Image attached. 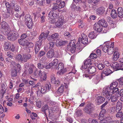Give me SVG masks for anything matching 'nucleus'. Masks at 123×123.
<instances>
[{
    "label": "nucleus",
    "instance_id": "0eeeda50",
    "mask_svg": "<svg viewBox=\"0 0 123 123\" xmlns=\"http://www.w3.org/2000/svg\"><path fill=\"white\" fill-rule=\"evenodd\" d=\"M117 82L115 81L112 82L110 85V88L112 90L113 92H116V93H119V91L118 88L117 87Z\"/></svg>",
    "mask_w": 123,
    "mask_h": 123
},
{
    "label": "nucleus",
    "instance_id": "2f4dec72",
    "mask_svg": "<svg viewBox=\"0 0 123 123\" xmlns=\"http://www.w3.org/2000/svg\"><path fill=\"white\" fill-rule=\"evenodd\" d=\"M65 44V41L61 40H57L56 42V45L57 47L64 45Z\"/></svg>",
    "mask_w": 123,
    "mask_h": 123
},
{
    "label": "nucleus",
    "instance_id": "09e8293b",
    "mask_svg": "<svg viewBox=\"0 0 123 123\" xmlns=\"http://www.w3.org/2000/svg\"><path fill=\"white\" fill-rule=\"evenodd\" d=\"M122 104L120 102H118L117 104V108L119 109L118 111H120L122 108Z\"/></svg>",
    "mask_w": 123,
    "mask_h": 123
},
{
    "label": "nucleus",
    "instance_id": "9b49d317",
    "mask_svg": "<svg viewBox=\"0 0 123 123\" xmlns=\"http://www.w3.org/2000/svg\"><path fill=\"white\" fill-rule=\"evenodd\" d=\"M18 41L19 44L21 45L24 46L25 48H26L30 43H29L26 40H23L19 39Z\"/></svg>",
    "mask_w": 123,
    "mask_h": 123
},
{
    "label": "nucleus",
    "instance_id": "f257e3e1",
    "mask_svg": "<svg viewBox=\"0 0 123 123\" xmlns=\"http://www.w3.org/2000/svg\"><path fill=\"white\" fill-rule=\"evenodd\" d=\"M34 75L36 77H40L42 81H45L46 79V73L40 69H36L34 71Z\"/></svg>",
    "mask_w": 123,
    "mask_h": 123
},
{
    "label": "nucleus",
    "instance_id": "a211bd4d",
    "mask_svg": "<svg viewBox=\"0 0 123 123\" xmlns=\"http://www.w3.org/2000/svg\"><path fill=\"white\" fill-rule=\"evenodd\" d=\"M41 43L40 41H37L35 44V52L36 54H37L40 49L41 47Z\"/></svg>",
    "mask_w": 123,
    "mask_h": 123
},
{
    "label": "nucleus",
    "instance_id": "de8ad7c7",
    "mask_svg": "<svg viewBox=\"0 0 123 123\" xmlns=\"http://www.w3.org/2000/svg\"><path fill=\"white\" fill-rule=\"evenodd\" d=\"M76 114L77 117H80L82 114V111L80 110H77L76 112Z\"/></svg>",
    "mask_w": 123,
    "mask_h": 123
},
{
    "label": "nucleus",
    "instance_id": "0e129e2a",
    "mask_svg": "<svg viewBox=\"0 0 123 123\" xmlns=\"http://www.w3.org/2000/svg\"><path fill=\"white\" fill-rule=\"evenodd\" d=\"M45 65H44L43 63H39L38 64V67L39 69H42L45 67Z\"/></svg>",
    "mask_w": 123,
    "mask_h": 123
},
{
    "label": "nucleus",
    "instance_id": "58836bf2",
    "mask_svg": "<svg viewBox=\"0 0 123 123\" xmlns=\"http://www.w3.org/2000/svg\"><path fill=\"white\" fill-rule=\"evenodd\" d=\"M111 15L113 18H116L117 15L116 11L115 10L113 9L111 12Z\"/></svg>",
    "mask_w": 123,
    "mask_h": 123
},
{
    "label": "nucleus",
    "instance_id": "b1692460",
    "mask_svg": "<svg viewBox=\"0 0 123 123\" xmlns=\"http://www.w3.org/2000/svg\"><path fill=\"white\" fill-rule=\"evenodd\" d=\"M75 73V72L74 73L72 71L71 72H69L68 74H67L64 77L65 78V80L66 79V80H67V81H69V80H70L72 78V75Z\"/></svg>",
    "mask_w": 123,
    "mask_h": 123
},
{
    "label": "nucleus",
    "instance_id": "c9c22d12",
    "mask_svg": "<svg viewBox=\"0 0 123 123\" xmlns=\"http://www.w3.org/2000/svg\"><path fill=\"white\" fill-rule=\"evenodd\" d=\"M120 54L119 52L117 51L115 52L113 54L112 57L113 60L114 61H116L119 58Z\"/></svg>",
    "mask_w": 123,
    "mask_h": 123
},
{
    "label": "nucleus",
    "instance_id": "393cba45",
    "mask_svg": "<svg viewBox=\"0 0 123 123\" xmlns=\"http://www.w3.org/2000/svg\"><path fill=\"white\" fill-rule=\"evenodd\" d=\"M100 77L101 76L99 75L95 76L92 79L93 82L96 84L98 83L100 81Z\"/></svg>",
    "mask_w": 123,
    "mask_h": 123
},
{
    "label": "nucleus",
    "instance_id": "79ce46f5",
    "mask_svg": "<svg viewBox=\"0 0 123 123\" xmlns=\"http://www.w3.org/2000/svg\"><path fill=\"white\" fill-rule=\"evenodd\" d=\"M113 69L115 71H117L119 70V64L117 63H114L113 65Z\"/></svg>",
    "mask_w": 123,
    "mask_h": 123
},
{
    "label": "nucleus",
    "instance_id": "e433bc0d",
    "mask_svg": "<svg viewBox=\"0 0 123 123\" xmlns=\"http://www.w3.org/2000/svg\"><path fill=\"white\" fill-rule=\"evenodd\" d=\"M105 111H106L105 109H103L102 110L98 117V120H101L102 119L104 116L103 114L105 113Z\"/></svg>",
    "mask_w": 123,
    "mask_h": 123
},
{
    "label": "nucleus",
    "instance_id": "20e7f679",
    "mask_svg": "<svg viewBox=\"0 0 123 123\" xmlns=\"http://www.w3.org/2000/svg\"><path fill=\"white\" fill-rule=\"evenodd\" d=\"M25 22L26 25L29 28H31L32 25V18L29 14H26L25 18Z\"/></svg>",
    "mask_w": 123,
    "mask_h": 123
},
{
    "label": "nucleus",
    "instance_id": "473e14b6",
    "mask_svg": "<svg viewBox=\"0 0 123 123\" xmlns=\"http://www.w3.org/2000/svg\"><path fill=\"white\" fill-rule=\"evenodd\" d=\"M118 15V17L121 18L123 17V9L122 7H119L117 9Z\"/></svg>",
    "mask_w": 123,
    "mask_h": 123
},
{
    "label": "nucleus",
    "instance_id": "e2e57ef3",
    "mask_svg": "<svg viewBox=\"0 0 123 123\" xmlns=\"http://www.w3.org/2000/svg\"><path fill=\"white\" fill-rule=\"evenodd\" d=\"M123 115L122 112H120L117 113L116 114V116L117 117H121Z\"/></svg>",
    "mask_w": 123,
    "mask_h": 123
},
{
    "label": "nucleus",
    "instance_id": "f704fd0d",
    "mask_svg": "<svg viewBox=\"0 0 123 123\" xmlns=\"http://www.w3.org/2000/svg\"><path fill=\"white\" fill-rule=\"evenodd\" d=\"M11 47V44L8 42H6L4 44V49L5 50L7 51L9 50Z\"/></svg>",
    "mask_w": 123,
    "mask_h": 123
},
{
    "label": "nucleus",
    "instance_id": "9d476101",
    "mask_svg": "<svg viewBox=\"0 0 123 123\" xmlns=\"http://www.w3.org/2000/svg\"><path fill=\"white\" fill-rule=\"evenodd\" d=\"M96 54L94 53H91L89 57L91 59L96 58L97 56L99 57L101 55V51L99 49H97L96 51Z\"/></svg>",
    "mask_w": 123,
    "mask_h": 123
},
{
    "label": "nucleus",
    "instance_id": "603ef678",
    "mask_svg": "<svg viewBox=\"0 0 123 123\" xmlns=\"http://www.w3.org/2000/svg\"><path fill=\"white\" fill-rule=\"evenodd\" d=\"M59 14L57 12H55V11L54 12V13L53 14V17L54 18L53 19H55L58 18L59 16Z\"/></svg>",
    "mask_w": 123,
    "mask_h": 123
},
{
    "label": "nucleus",
    "instance_id": "052dcab7",
    "mask_svg": "<svg viewBox=\"0 0 123 123\" xmlns=\"http://www.w3.org/2000/svg\"><path fill=\"white\" fill-rule=\"evenodd\" d=\"M113 49H112L110 48H108L107 52L108 54L109 55H111L112 54L113 52Z\"/></svg>",
    "mask_w": 123,
    "mask_h": 123
},
{
    "label": "nucleus",
    "instance_id": "774afa93",
    "mask_svg": "<svg viewBox=\"0 0 123 123\" xmlns=\"http://www.w3.org/2000/svg\"><path fill=\"white\" fill-rule=\"evenodd\" d=\"M64 35L65 36H68L70 37L71 36V35L70 33L68 31H65L64 32Z\"/></svg>",
    "mask_w": 123,
    "mask_h": 123
},
{
    "label": "nucleus",
    "instance_id": "a878e982",
    "mask_svg": "<svg viewBox=\"0 0 123 123\" xmlns=\"http://www.w3.org/2000/svg\"><path fill=\"white\" fill-rule=\"evenodd\" d=\"M105 99L102 96L98 97L96 99V101L97 103L98 104L103 103L105 101Z\"/></svg>",
    "mask_w": 123,
    "mask_h": 123
},
{
    "label": "nucleus",
    "instance_id": "7ed1b4c3",
    "mask_svg": "<svg viewBox=\"0 0 123 123\" xmlns=\"http://www.w3.org/2000/svg\"><path fill=\"white\" fill-rule=\"evenodd\" d=\"M5 34L7 36V39L12 41H14L16 40L19 36V34L16 31H14L12 33L11 32V31H10L8 34L7 32Z\"/></svg>",
    "mask_w": 123,
    "mask_h": 123
},
{
    "label": "nucleus",
    "instance_id": "7c9ffc66",
    "mask_svg": "<svg viewBox=\"0 0 123 123\" xmlns=\"http://www.w3.org/2000/svg\"><path fill=\"white\" fill-rule=\"evenodd\" d=\"M48 35V33H42L39 36V38L40 40V42L41 43L42 40L46 39Z\"/></svg>",
    "mask_w": 123,
    "mask_h": 123
},
{
    "label": "nucleus",
    "instance_id": "c03bdc74",
    "mask_svg": "<svg viewBox=\"0 0 123 123\" xmlns=\"http://www.w3.org/2000/svg\"><path fill=\"white\" fill-rule=\"evenodd\" d=\"M96 66H97L99 70L103 69L105 67V66L103 64L100 63H97L96 64Z\"/></svg>",
    "mask_w": 123,
    "mask_h": 123
},
{
    "label": "nucleus",
    "instance_id": "69168bd1",
    "mask_svg": "<svg viewBox=\"0 0 123 123\" xmlns=\"http://www.w3.org/2000/svg\"><path fill=\"white\" fill-rule=\"evenodd\" d=\"M41 88V92L42 93H43L45 92L46 90L45 87L42 86Z\"/></svg>",
    "mask_w": 123,
    "mask_h": 123
},
{
    "label": "nucleus",
    "instance_id": "4c0bfd02",
    "mask_svg": "<svg viewBox=\"0 0 123 123\" xmlns=\"http://www.w3.org/2000/svg\"><path fill=\"white\" fill-rule=\"evenodd\" d=\"M97 35L95 33L94 31L91 32L89 34V37L91 39H93L96 38Z\"/></svg>",
    "mask_w": 123,
    "mask_h": 123
},
{
    "label": "nucleus",
    "instance_id": "ddd939ff",
    "mask_svg": "<svg viewBox=\"0 0 123 123\" xmlns=\"http://www.w3.org/2000/svg\"><path fill=\"white\" fill-rule=\"evenodd\" d=\"M59 36V35L57 33H56L53 34L47 38L48 40L49 41H54L57 39Z\"/></svg>",
    "mask_w": 123,
    "mask_h": 123
},
{
    "label": "nucleus",
    "instance_id": "c756f323",
    "mask_svg": "<svg viewBox=\"0 0 123 123\" xmlns=\"http://www.w3.org/2000/svg\"><path fill=\"white\" fill-rule=\"evenodd\" d=\"M96 70V68L94 67L91 66L87 69V72L89 74H92L94 73Z\"/></svg>",
    "mask_w": 123,
    "mask_h": 123
},
{
    "label": "nucleus",
    "instance_id": "cd10ccee",
    "mask_svg": "<svg viewBox=\"0 0 123 123\" xmlns=\"http://www.w3.org/2000/svg\"><path fill=\"white\" fill-rule=\"evenodd\" d=\"M115 93L116 94L111 97V101L113 102H115L117 101L118 98L120 97V95L119 94V93H117L116 94V92Z\"/></svg>",
    "mask_w": 123,
    "mask_h": 123
},
{
    "label": "nucleus",
    "instance_id": "338daca9",
    "mask_svg": "<svg viewBox=\"0 0 123 123\" xmlns=\"http://www.w3.org/2000/svg\"><path fill=\"white\" fill-rule=\"evenodd\" d=\"M4 111V109L1 105L0 104V115L3 113Z\"/></svg>",
    "mask_w": 123,
    "mask_h": 123
},
{
    "label": "nucleus",
    "instance_id": "f8f14e48",
    "mask_svg": "<svg viewBox=\"0 0 123 123\" xmlns=\"http://www.w3.org/2000/svg\"><path fill=\"white\" fill-rule=\"evenodd\" d=\"M58 63V61L57 59H54L53 61L50 63L46 67V68L48 69L50 68L53 66L55 65L56 66Z\"/></svg>",
    "mask_w": 123,
    "mask_h": 123
},
{
    "label": "nucleus",
    "instance_id": "39448f33",
    "mask_svg": "<svg viewBox=\"0 0 123 123\" xmlns=\"http://www.w3.org/2000/svg\"><path fill=\"white\" fill-rule=\"evenodd\" d=\"M3 30L5 32V33L7 32L8 34L11 31L10 27L7 23L5 22H3L1 23V28L0 29L1 31Z\"/></svg>",
    "mask_w": 123,
    "mask_h": 123
},
{
    "label": "nucleus",
    "instance_id": "2eb2a0df",
    "mask_svg": "<svg viewBox=\"0 0 123 123\" xmlns=\"http://www.w3.org/2000/svg\"><path fill=\"white\" fill-rule=\"evenodd\" d=\"M64 86L62 85L59 88L57 91L55 92V95L57 96H59L61 95L63 92Z\"/></svg>",
    "mask_w": 123,
    "mask_h": 123
},
{
    "label": "nucleus",
    "instance_id": "aec40b11",
    "mask_svg": "<svg viewBox=\"0 0 123 123\" xmlns=\"http://www.w3.org/2000/svg\"><path fill=\"white\" fill-rule=\"evenodd\" d=\"M71 46V44H70V45L68 46L67 49L68 51H70L72 53H73L75 52L76 49L75 45H73L72 44V46Z\"/></svg>",
    "mask_w": 123,
    "mask_h": 123
},
{
    "label": "nucleus",
    "instance_id": "bb28decb",
    "mask_svg": "<svg viewBox=\"0 0 123 123\" xmlns=\"http://www.w3.org/2000/svg\"><path fill=\"white\" fill-rule=\"evenodd\" d=\"M47 58H51L53 57L55 55L54 50L53 49H51L47 53Z\"/></svg>",
    "mask_w": 123,
    "mask_h": 123
},
{
    "label": "nucleus",
    "instance_id": "3c124183",
    "mask_svg": "<svg viewBox=\"0 0 123 123\" xmlns=\"http://www.w3.org/2000/svg\"><path fill=\"white\" fill-rule=\"evenodd\" d=\"M116 108L115 107H111L110 110V112L111 114L114 113L116 112Z\"/></svg>",
    "mask_w": 123,
    "mask_h": 123
},
{
    "label": "nucleus",
    "instance_id": "5fc2aeb1",
    "mask_svg": "<svg viewBox=\"0 0 123 123\" xmlns=\"http://www.w3.org/2000/svg\"><path fill=\"white\" fill-rule=\"evenodd\" d=\"M54 13V11H51L48 14V17L51 19H53V14Z\"/></svg>",
    "mask_w": 123,
    "mask_h": 123
},
{
    "label": "nucleus",
    "instance_id": "6e6552de",
    "mask_svg": "<svg viewBox=\"0 0 123 123\" xmlns=\"http://www.w3.org/2000/svg\"><path fill=\"white\" fill-rule=\"evenodd\" d=\"M94 109L92 105L90 104H88L84 109V111L88 114H90Z\"/></svg>",
    "mask_w": 123,
    "mask_h": 123
},
{
    "label": "nucleus",
    "instance_id": "f3484780",
    "mask_svg": "<svg viewBox=\"0 0 123 123\" xmlns=\"http://www.w3.org/2000/svg\"><path fill=\"white\" fill-rule=\"evenodd\" d=\"M31 57L30 54L25 53L23 54L24 63L27 62L28 60L30 59Z\"/></svg>",
    "mask_w": 123,
    "mask_h": 123
},
{
    "label": "nucleus",
    "instance_id": "4be33fe9",
    "mask_svg": "<svg viewBox=\"0 0 123 123\" xmlns=\"http://www.w3.org/2000/svg\"><path fill=\"white\" fill-rule=\"evenodd\" d=\"M11 66H13V67H14L16 69L17 68V71H19L21 69V67L20 65L18 63L17 64V63L14 61H12L11 62Z\"/></svg>",
    "mask_w": 123,
    "mask_h": 123
},
{
    "label": "nucleus",
    "instance_id": "f03ea898",
    "mask_svg": "<svg viewBox=\"0 0 123 123\" xmlns=\"http://www.w3.org/2000/svg\"><path fill=\"white\" fill-rule=\"evenodd\" d=\"M114 93H115L113 92L112 90L110 89L109 87H105L103 89L102 93L103 95L109 101L110 99L112 94Z\"/></svg>",
    "mask_w": 123,
    "mask_h": 123
},
{
    "label": "nucleus",
    "instance_id": "a18cd8bd",
    "mask_svg": "<svg viewBox=\"0 0 123 123\" xmlns=\"http://www.w3.org/2000/svg\"><path fill=\"white\" fill-rule=\"evenodd\" d=\"M53 6L52 8V10L53 11H57L58 10V11H59V6L57 3H55L54 4V5H53Z\"/></svg>",
    "mask_w": 123,
    "mask_h": 123
},
{
    "label": "nucleus",
    "instance_id": "864d4df0",
    "mask_svg": "<svg viewBox=\"0 0 123 123\" xmlns=\"http://www.w3.org/2000/svg\"><path fill=\"white\" fill-rule=\"evenodd\" d=\"M56 79L54 77V75H51V83L53 84L55 82Z\"/></svg>",
    "mask_w": 123,
    "mask_h": 123
},
{
    "label": "nucleus",
    "instance_id": "72a5a7b5",
    "mask_svg": "<svg viewBox=\"0 0 123 123\" xmlns=\"http://www.w3.org/2000/svg\"><path fill=\"white\" fill-rule=\"evenodd\" d=\"M112 118L110 117H107L100 120L99 123H107Z\"/></svg>",
    "mask_w": 123,
    "mask_h": 123
},
{
    "label": "nucleus",
    "instance_id": "412c9836",
    "mask_svg": "<svg viewBox=\"0 0 123 123\" xmlns=\"http://www.w3.org/2000/svg\"><path fill=\"white\" fill-rule=\"evenodd\" d=\"M105 11V8L103 7H101L98 8L96 12L98 14H103Z\"/></svg>",
    "mask_w": 123,
    "mask_h": 123
},
{
    "label": "nucleus",
    "instance_id": "4468645a",
    "mask_svg": "<svg viewBox=\"0 0 123 123\" xmlns=\"http://www.w3.org/2000/svg\"><path fill=\"white\" fill-rule=\"evenodd\" d=\"M93 28L96 31L101 32L102 30V27L98 23H96L93 26Z\"/></svg>",
    "mask_w": 123,
    "mask_h": 123
},
{
    "label": "nucleus",
    "instance_id": "6e6d98bb",
    "mask_svg": "<svg viewBox=\"0 0 123 123\" xmlns=\"http://www.w3.org/2000/svg\"><path fill=\"white\" fill-rule=\"evenodd\" d=\"M45 88L46 90L48 91L51 89V85L49 83H48L45 85Z\"/></svg>",
    "mask_w": 123,
    "mask_h": 123
},
{
    "label": "nucleus",
    "instance_id": "ea45409f",
    "mask_svg": "<svg viewBox=\"0 0 123 123\" xmlns=\"http://www.w3.org/2000/svg\"><path fill=\"white\" fill-rule=\"evenodd\" d=\"M109 44H104V46H103V51L105 52L106 53L108 51V49L109 47Z\"/></svg>",
    "mask_w": 123,
    "mask_h": 123
},
{
    "label": "nucleus",
    "instance_id": "37998d69",
    "mask_svg": "<svg viewBox=\"0 0 123 123\" xmlns=\"http://www.w3.org/2000/svg\"><path fill=\"white\" fill-rule=\"evenodd\" d=\"M17 71L16 69L14 68L13 69H12L11 73V75L12 76L15 77L17 75Z\"/></svg>",
    "mask_w": 123,
    "mask_h": 123
},
{
    "label": "nucleus",
    "instance_id": "8fccbe9b",
    "mask_svg": "<svg viewBox=\"0 0 123 123\" xmlns=\"http://www.w3.org/2000/svg\"><path fill=\"white\" fill-rule=\"evenodd\" d=\"M59 9L65 6V3L64 1L61 2L59 5H58Z\"/></svg>",
    "mask_w": 123,
    "mask_h": 123
},
{
    "label": "nucleus",
    "instance_id": "680f3d73",
    "mask_svg": "<svg viewBox=\"0 0 123 123\" xmlns=\"http://www.w3.org/2000/svg\"><path fill=\"white\" fill-rule=\"evenodd\" d=\"M36 0L37 3L40 6H42L44 1V0Z\"/></svg>",
    "mask_w": 123,
    "mask_h": 123
},
{
    "label": "nucleus",
    "instance_id": "dca6fc26",
    "mask_svg": "<svg viewBox=\"0 0 123 123\" xmlns=\"http://www.w3.org/2000/svg\"><path fill=\"white\" fill-rule=\"evenodd\" d=\"M64 20V17H62L58 19L57 21L55 23V25L56 26L59 27L62 26L63 24Z\"/></svg>",
    "mask_w": 123,
    "mask_h": 123
},
{
    "label": "nucleus",
    "instance_id": "4d7b16f0",
    "mask_svg": "<svg viewBox=\"0 0 123 123\" xmlns=\"http://www.w3.org/2000/svg\"><path fill=\"white\" fill-rule=\"evenodd\" d=\"M2 14L3 17L5 18H7L9 17L10 15L6 13V12H3L2 13Z\"/></svg>",
    "mask_w": 123,
    "mask_h": 123
},
{
    "label": "nucleus",
    "instance_id": "423d86ee",
    "mask_svg": "<svg viewBox=\"0 0 123 123\" xmlns=\"http://www.w3.org/2000/svg\"><path fill=\"white\" fill-rule=\"evenodd\" d=\"M57 74L59 75L62 74L66 71V69L64 68V64L61 62L59 63L58 66Z\"/></svg>",
    "mask_w": 123,
    "mask_h": 123
},
{
    "label": "nucleus",
    "instance_id": "c85d7f7f",
    "mask_svg": "<svg viewBox=\"0 0 123 123\" xmlns=\"http://www.w3.org/2000/svg\"><path fill=\"white\" fill-rule=\"evenodd\" d=\"M98 23L102 27H105L107 26V24L105 20L102 19L99 21Z\"/></svg>",
    "mask_w": 123,
    "mask_h": 123
},
{
    "label": "nucleus",
    "instance_id": "6ab92c4d",
    "mask_svg": "<svg viewBox=\"0 0 123 123\" xmlns=\"http://www.w3.org/2000/svg\"><path fill=\"white\" fill-rule=\"evenodd\" d=\"M112 72L109 68L105 69L103 70V73L101 74V78H103V74H105V75L108 76L110 74L112 73Z\"/></svg>",
    "mask_w": 123,
    "mask_h": 123
},
{
    "label": "nucleus",
    "instance_id": "5701e85b",
    "mask_svg": "<svg viewBox=\"0 0 123 123\" xmlns=\"http://www.w3.org/2000/svg\"><path fill=\"white\" fill-rule=\"evenodd\" d=\"M15 58L17 61L24 63L23 55H22L20 54H18L15 56Z\"/></svg>",
    "mask_w": 123,
    "mask_h": 123
},
{
    "label": "nucleus",
    "instance_id": "13d9d810",
    "mask_svg": "<svg viewBox=\"0 0 123 123\" xmlns=\"http://www.w3.org/2000/svg\"><path fill=\"white\" fill-rule=\"evenodd\" d=\"M89 67V66L87 65H86L84 62V64L81 67L82 69H86V71H87V69H88Z\"/></svg>",
    "mask_w": 123,
    "mask_h": 123
},
{
    "label": "nucleus",
    "instance_id": "49530a36",
    "mask_svg": "<svg viewBox=\"0 0 123 123\" xmlns=\"http://www.w3.org/2000/svg\"><path fill=\"white\" fill-rule=\"evenodd\" d=\"M91 60L90 59H87L85 61H84V62L86 65H87L88 66H89V67H90V65L92 64Z\"/></svg>",
    "mask_w": 123,
    "mask_h": 123
},
{
    "label": "nucleus",
    "instance_id": "a19ab883",
    "mask_svg": "<svg viewBox=\"0 0 123 123\" xmlns=\"http://www.w3.org/2000/svg\"><path fill=\"white\" fill-rule=\"evenodd\" d=\"M48 105H43L42 108V111L46 115V111L47 109H48Z\"/></svg>",
    "mask_w": 123,
    "mask_h": 123
},
{
    "label": "nucleus",
    "instance_id": "1a4fd4ad",
    "mask_svg": "<svg viewBox=\"0 0 123 123\" xmlns=\"http://www.w3.org/2000/svg\"><path fill=\"white\" fill-rule=\"evenodd\" d=\"M82 37H80L79 39V41L83 44H86L88 43L87 37L83 33L81 34Z\"/></svg>",
    "mask_w": 123,
    "mask_h": 123
},
{
    "label": "nucleus",
    "instance_id": "bf43d9fd",
    "mask_svg": "<svg viewBox=\"0 0 123 123\" xmlns=\"http://www.w3.org/2000/svg\"><path fill=\"white\" fill-rule=\"evenodd\" d=\"M20 17V15H19L18 13H16L15 14L14 16V18L15 20H18Z\"/></svg>",
    "mask_w": 123,
    "mask_h": 123
}]
</instances>
